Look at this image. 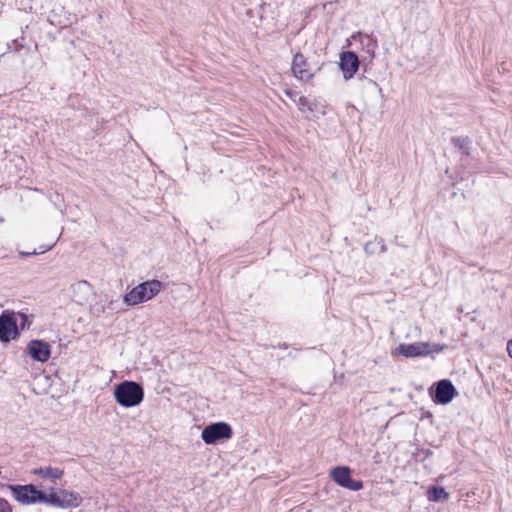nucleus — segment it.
Listing matches in <instances>:
<instances>
[{
	"label": "nucleus",
	"instance_id": "f257e3e1",
	"mask_svg": "<svg viewBox=\"0 0 512 512\" xmlns=\"http://www.w3.org/2000/svg\"><path fill=\"white\" fill-rule=\"evenodd\" d=\"M10 488L15 499L24 504L34 503L36 501L51 502L61 507H76L80 504V497L78 494L65 490L46 494L41 490H38L32 484L11 486Z\"/></svg>",
	"mask_w": 512,
	"mask_h": 512
},
{
	"label": "nucleus",
	"instance_id": "f03ea898",
	"mask_svg": "<svg viewBox=\"0 0 512 512\" xmlns=\"http://www.w3.org/2000/svg\"><path fill=\"white\" fill-rule=\"evenodd\" d=\"M113 396L119 406L134 408L143 402L144 389L139 383L126 380L115 386Z\"/></svg>",
	"mask_w": 512,
	"mask_h": 512
},
{
	"label": "nucleus",
	"instance_id": "7ed1b4c3",
	"mask_svg": "<svg viewBox=\"0 0 512 512\" xmlns=\"http://www.w3.org/2000/svg\"><path fill=\"white\" fill-rule=\"evenodd\" d=\"M162 284L158 280L143 282L134 287L124 296V303L128 306H135L142 302L151 300L161 291Z\"/></svg>",
	"mask_w": 512,
	"mask_h": 512
},
{
	"label": "nucleus",
	"instance_id": "20e7f679",
	"mask_svg": "<svg viewBox=\"0 0 512 512\" xmlns=\"http://www.w3.org/2000/svg\"><path fill=\"white\" fill-rule=\"evenodd\" d=\"M444 349L443 345L431 344L429 342H415L411 344H400L398 347L391 350V355L396 357L402 355L407 358L427 356L433 352H441Z\"/></svg>",
	"mask_w": 512,
	"mask_h": 512
},
{
	"label": "nucleus",
	"instance_id": "39448f33",
	"mask_svg": "<svg viewBox=\"0 0 512 512\" xmlns=\"http://www.w3.org/2000/svg\"><path fill=\"white\" fill-rule=\"evenodd\" d=\"M232 436V427L226 422L211 423L201 432V439L207 445H213L218 441L230 440Z\"/></svg>",
	"mask_w": 512,
	"mask_h": 512
},
{
	"label": "nucleus",
	"instance_id": "423d86ee",
	"mask_svg": "<svg viewBox=\"0 0 512 512\" xmlns=\"http://www.w3.org/2000/svg\"><path fill=\"white\" fill-rule=\"evenodd\" d=\"M18 335L17 317L13 311H4L0 315V341L10 342Z\"/></svg>",
	"mask_w": 512,
	"mask_h": 512
},
{
	"label": "nucleus",
	"instance_id": "0eeeda50",
	"mask_svg": "<svg viewBox=\"0 0 512 512\" xmlns=\"http://www.w3.org/2000/svg\"><path fill=\"white\" fill-rule=\"evenodd\" d=\"M27 352L30 357L38 362H46L51 356V347L50 345L43 340H31L27 344Z\"/></svg>",
	"mask_w": 512,
	"mask_h": 512
},
{
	"label": "nucleus",
	"instance_id": "6e6552de",
	"mask_svg": "<svg viewBox=\"0 0 512 512\" xmlns=\"http://www.w3.org/2000/svg\"><path fill=\"white\" fill-rule=\"evenodd\" d=\"M72 299L77 304H85L93 294V287L86 280H79L71 285Z\"/></svg>",
	"mask_w": 512,
	"mask_h": 512
},
{
	"label": "nucleus",
	"instance_id": "1a4fd4ad",
	"mask_svg": "<svg viewBox=\"0 0 512 512\" xmlns=\"http://www.w3.org/2000/svg\"><path fill=\"white\" fill-rule=\"evenodd\" d=\"M456 390L448 380H441L437 383L433 400L436 403L448 404L455 396Z\"/></svg>",
	"mask_w": 512,
	"mask_h": 512
},
{
	"label": "nucleus",
	"instance_id": "9d476101",
	"mask_svg": "<svg viewBox=\"0 0 512 512\" xmlns=\"http://www.w3.org/2000/svg\"><path fill=\"white\" fill-rule=\"evenodd\" d=\"M359 67V60L355 53L347 51L343 52L340 56V68L343 71L346 80L351 79L357 72Z\"/></svg>",
	"mask_w": 512,
	"mask_h": 512
},
{
	"label": "nucleus",
	"instance_id": "9b49d317",
	"mask_svg": "<svg viewBox=\"0 0 512 512\" xmlns=\"http://www.w3.org/2000/svg\"><path fill=\"white\" fill-rule=\"evenodd\" d=\"M292 72L295 77L303 81H309L313 78V72L308 68L306 59L300 53H297L292 62Z\"/></svg>",
	"mask_w": 512,
	"mask_h": 512
},
{
	"label": "nucleus",
	"instance_id": "f8f14e48",
	"mask_svg": "<svg viewBox=\"0 0 512 512\" xmlns=\"http://www.w3.org/2000/svg\"><path fill=\"white\" fill-rule=\"evenodd\" d=\"M31 475L42 479L56 480L63 477L64 473L63 470L58 467L46 466L33 469Z\"/></svg>",
	"mask_w": 512,
	"mask_h": 512
},
{
	"label": "nucleus",
	"instance_id": "ddd939ff",
	"mask_svg": "<svg viewBox=\"0 0 512 512\" xmlns=\"http://www.w3.org/2000/svg\"><path fill=\"white\" fill-rule=\"evenodd\" d=\"M450 493L442 486L432 485L427 489V498L432 502H445L449 499Z\"/></svg>",
	"mask_w": 512,
	"mask_h": 512
},
{
	"label": "nucleus",
	"instance_id": "4468645a",
	"mask_svg": "<svg viewBox=\"0 0 512 512\" xmlns=\"http://www.w3.org/2000/svg\"><path fill=\"white\" fill-rule=\"evenodd\" d=\"M364 251L367 254H375V253H384L386 251V245L383 239L381 238H375L372 241H369L366 243L364 247Z\"/></svg>",
	"mask_w": 512,
	"mask_h": 512
},
{
	"label": "nucleus",
	"instance_id": "2eb2a0df",
	"mask_svg": "<svg viewBox=\"0 0 512 512\" xmlns=\"http://www.w3.org/2000/svg\"><path fill=\"white\" fill-rule=\"evenodd\" d=\"M332 480H350L351 471L346 466L335 467L330 470Z\"/></svg>",
	"mask_w": 512,
	"mask_h": 512
},
{
	"label": "nucleus",
	"instance_id": "dca6fc26",
	"mask_svg": "<svg viewBox=\"0 0 512 512\" xmlns=\"http://www.w3.org/2000/svg\"><path fill=\"white\" fill-rule=\"evenodd\" d=\"M14 316L17 317V326H20L21 329H27L30 327L31 320L26 314L14 312Z\"/></svg>",
	"mask_w": 512,
	"mask_h": 512
},
{
	"label": "nucleus",
	"instance_id": "f3484780",
	"mask_svg": "<svg viewBox=\"0 0 512 512\" xmlns=\"http://www.w3.org/2000/svg\"><path fill=\"white\" fill-rule=\"evenodd\" d=\"M339 484L352 491H358L362 489V482H339Z\"/></svg>",
	"mask_w": 512,
	"mask_h": 512
},
{
	"label": "nucleus",
	"instance_id": "a211bd4d",
	"mask_svg": "<svg viewBox=\"0 0 512 512\" xmlns=\"http://www.w3.org/2000/svg\"><path fill=\"white\" fill-rule=\"evenodd\" d=\"M54 244H55V242L48 245L47 247L43 248L40 251L34 250L32 252H21V255L22 256H32V255L42 254V253H45V252L51 250L53 248Z\"/></svg>",
	"mask_w": 512,
	"mask_h": 512
},
{
	"label": "nucleus",
	"instance_id": "6ab92c4d",
	"mask_svg": "<svg viewBox=\"0 0 512 512\" xmlns=\"http://www.w3.org/2000/svg\"><path fill=\"white\" fill-rule=\"evenodd\" d=\"M0 512H12L9 504L2 499H0Z\"/></svg>",
	"mask_w": 512,
	"mask_h": 512
},
{
	"label": "nucleus",
	"instance_id": "aec40b11",
	"mask_svg": "<svg viewBox=\"0 0 512 512\" xmlns=\"http://www.w3.org/2000/svg\"><path fill=\"white\" fill-rule=\"evenodd\" d=\"M92 313L95 314L96 316H99L100 314L104 313L105 312V308L102 306V307H93L91 309Z\"/></svg>",
	"mask_w": 512,
	"mask_h": 512
},
{
	"label": "nucleus",
	"instance_id": "412c9836",
	"mask_svg": "<svg viewBox=\"0 0 512 512\" xmlns=\"http://www.w3.org/2000/svg\"><path fill=\"white\" fill-rule=\"evenodd\" d=\"M507 351L509 356L512 358V339L508 341L507 343Z\"/></svg>",
	"mask_w": 512,
	"mask_h": 512
},
{
	"label": "nucleus",
	"instance_id": "4be33fe9",
	"mask_svg": "<svg viewBox=\"0 0 512 512\" xmlns=\"http://www.w3.org/2000/svg\"><path fill=\"white\" fill-rule=\"evenodd\" d=\"M115 303H116V301L110 300L109 303H108V308L113 309V306H114Z\"/></svg>",
	"mask_w": 512,
	"mask_h": 512
}]
</instances>
